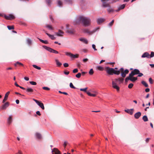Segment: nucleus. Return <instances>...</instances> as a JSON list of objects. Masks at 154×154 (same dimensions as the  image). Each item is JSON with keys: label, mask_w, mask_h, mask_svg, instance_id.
Segmentation results:
<instances>
[{"label": "nucleus", "mask_w": 154, "mask_h": 154, "mask_svg": "<svg viewBox=\"0 0 154 154\" xmlns=\"http://www.w3.org/2000/svg\"><path fill=\"white\" fill-rule=\"evenodd\" d=\"M78 21H76L77 23L79 22H81L83 26H89L91 23V20L90 18L82 16H80L78 20Z\"/></svg>", "instance_id": "f257e3e1"}, {"label": "nucleus", "mask_w": 154, "mask_h": 154, "mask_svg": "<svg viewBox=\"0 0 154 154\" xmlns=\"http://www.w3.org/2000/svg\"><path fill=\"white\" fill-rule=\"evenodd\" d=\"M99 29V28L98 27L96 29H95L93 30L92 31H89V29H82V31L84 33H87L89 35H91L93 33L95 32L97 30Z\"/></svg>", "instance_id": "f03ea898"}, {"label": "nucleus", "mask_w": 154, "mask_h": 154, "mask_svg": "<svg viewBox=\"0 0 154 154\" xmlns=\"http://www.w3.org/2000/svg\"><path fill=\"white\" fill-rule=\"evenodd\" d=\"M4 17L5 19L10 20L14 19L15 18V17L12 14H9L8 16H7L6 14H4Z\"/></svg>", "instance_id": "7ed1b4c3"}, {"label": "nucleus", "mask_w": 154, "mask_h": 154, "mask_svg": "<svg viewBox=\"0 0 154 154\" xmlns=\"http://www.w3.org/2000/svg\"><path fill=\"white\" fill-rule=\"evenodd\" d=\"M106 72L109 74L112 75L113 74L114 69L109 68V67H105Z\"/></svg>", "instance_id": "20e7f679"}, {"label": "nucleus", "mask_w": 154, "mask_h": 154, "mask_svg": "<svg viewBox=\"0 0 154 154\" xmlns=\"http://www.w3.org/2000/svg\"><path fill=\"white\" fill-rule=\"evenodd\" d=\"M65 54L67 56L70 57L71 58H78V55H74L72 54L70 52H65Z\"/></svg>", "instance_id": "39448f33"}, {"label": "nucleus", "mask_w": 154, "mask_h": 154, "mask_svg": "<svg viewBox=\"0 0 154 154\" xmlns=\"http://www.w3.org/2000/svg\"><path fill=\"white\" fill-rule=\"evenodd\" d=\"M66 27L67 29L66 30V32L67 33H69L71 35L74 33L75 31L74 29L72 28L69 29V26L67 25H66Z\"/></svg>", "instance_id": "423d86ee"}, {"label": "nucleus", "mask_w": 154, "mask_h": 154, "mask_svg": "<svg viewBox=\"0 0 154 154\" xmlns=\"http://www.w3.org/2000/svg\"><path fill=\"white\" fill-rule=\"evenodd\" d=\"M9 105V103L8 102H7L6 103H4V104L2 105L0 107V108L2 109H5Z\"/></svg>", "instance_id": "0eeeda50"}, {"label": "nucleus", "mask_w": 154, "mask_h": 154, "mask_svg": "<svg viewBox=\"0 0 154 154\" xmlns=\"http://www.w3.org/2000/svg\"><path fill=\"white\" fill-rule=\"evenodd\" d=\"M129 70L128 69H126L124 71L121 72V75L122 77L124 78L126 76V75L129 72Z\"/></svg>", "instance_id": "6e6552de"}, {"label": "nucleus", "mask_w": 154, "mask_h": 154, "mask_svg": "<svg viewBox=\"0 0 154 154\" xmlns=\"http://www.w3.org/2000/svg\"><path fill=\"white\" fill-rule=\"evenodd\" d=\"M13 121V118L12 115H11L9 116V117L7 119V123L8 125H10L11 124Z\"/></svg>", "instance_id": "1a4fd4ad"}, {"label": "nucleus", "mask_w": 154, "mask_h": 154, "mask_svg": "<svg viewBox=\"0 0 154 154\" xmlns=\"http://www.w3.org/2000/svg\"><path fill=\"white\" fill-rule=\"evenodd\" d=\"M10 93V91H8L7 92L6 94H5V96L4 97V98L3 100H2V103H4L6 101L8 98V96Z\"/></svg>", "instance_id": "9d476101"}, {"label": "nucleus", "mask_w": 154, "mask_h": 154, "mask_svg": "<svg viewBox=\"0 0 154 154\" xmlns=\"http://www.w3.org/2000/svg\"><path fill=\"white\" fill-rule=\"evenodd\" d=\"M134 109H127L125 110V111L127 113L130 114L131 115H132L133 113Z\"/></svg>", "instance_id": "9b49d317"}, {"label": "nucleus", "mask_w": 154, "mask_h": 154, "mask_svg": "<svg viewBox=\"0 0 154 154\" xmlns=\"http://www.w3.org/2000/svg\"><path fill=\"white\" fill-rule=\"evenodd\" d=\"M112 86L113 88L116 89L117 91H119V87L117 85L116 83L113 81L112 82Z\"/></svg>", "instance_id": "f8f14e48"}, {"label": "nucleus", "mask_w": 154, "mask_h": 154, "mask_svg": "<svg viewBox=\"0 0 154 154\" xmlns=\"http://www.w3.org/2000/svg\"><path fill=\"white\" fill-rule=\"evenodd\" d=\"M64 32L60 30H59L58 32H56V35L58 36H62L63 35Z\"/></svg>", "instance_id": "ddd939ff"}, {"label": "nucleus", "mask_w": 154, "mask_h": 154, "mask_svg": "<svg viewBox=\"0 0 154 154\" xmlns=\"http://www.w3.org/2000/svg\"><path fill=\"white\" fill-rule=\"evenodd\" d=\"M150 55L149 53L147 52H145L141 56V57L142 58L146 57L147 58H150L149 57Z\"/></svg>", "instance_id": "4468645a"}, {"label": "nucleus", "mask_w": 154, "mask_h": 154, "mask_svg": "<svg viewBox=\"0 0 154 154\" xmlns=\"http://www.w3.org/2000/svg\"><path fill=\"white\" fill-rule=\"evenodd\" d=\"M53 0H45V2L47 5L49 7H51Z\"/></svg>", "instance_id": "2eb2a0df"}, {"label": "nucleus", "mask_w": 154, "mask_h": 154, "mask_svg": "<svg viewBox=\"0 0 154 154\" xmlns=\"http://www.w3.org/2000/svg\"><path fill=\"white\" fill-rule=\"evenodd\" d=\"M53 152L52 154H60V152L57 148H54L53 150H52Z\"/></svg>", "instance_id": "dca6fc26"}, {"label": "nucleus", "mask_w": 154, "mask_h": 154, "mask_svg": "<svg viewBox=\"0 0 154 154\" xmlns=\"http://www.w3.org/2000/svg\"><path fill=\"white\" fill-rule=\"evenodd\" d=\"M106 8H108L107 9V10L108 12L109 13H110L111 12H113L114 11V10L111 8L110 6L109 5V4L108 3V7H106Z\"/></svg>", "instance_id": "f3484780"}, {"label": "nucleus", "mask_w": 154, "mask_h": 154, "mask_svg": "<svg viewBox=\"0 0 154 154\" xmlns=\"http://www.w3.org/2000/svg\"><path fill=\"white\" fill-rule=\"evenodd\" d=\"M141 113L140 112H138L134 115V117L136 119H138L141 116Z\"/></svg>", "instance_id": "a211bd4d"}, {"label": "nucleus", "mask_w": 154, "mask_h": 154, "mask_svg": "<svg viewBox=\"0 0 154 154\" xmlns=\"http://www.w3.org/2000/svg\"><path fill=\"white\" fill-rule=\"evenodd\" d=\"M105 20L103 18H98L97 20V22L98 24H100L104 21Z\"/></svg>", "instance_id": "6ab92c4d"}, {"label": "nucleus", "mask_w": 154, "mask_h": 154, "mask_svg": "<svg viewBox=\"0 0 154 154\" xmlns=\"http://www.w3.org/2000/svg\"><path fill=\"white\" fill-rule=\"evenodd\" d=\"M79 40L80 41L83 42L84 43H85L86 44H88V41H87V40L85 38H80L79 39Z\"/></svg>", "instance_id": "aec40b11"}, {"label": "nucleus", "mask_w": 154, "mask_h": 154, "mask_svg": "<svg viewBox=\"0 0 154 154\" xmlns=\"http://www.w3.org/2000/svg\"><path fill=\"white\" fill-rule=\"evenodd\" d=\"M125 7V5L123 4L121 5L118 8V9L116 10L115 11L116 12H118L120 10L124 9Z\"/></svg>", "instance_id": "412c9836"}, {"label": "nucleus", "mask_w": 154, "mask_h": 154, "mask_svg": "<svg viewBox=\"0 0 154 154\" xmlns=\"http://www.w3.org/2000/svg\"><path fill=\"white\" fill-rule=\"evenodd\" d=\"M46 35H47L49 37L51 38L52 40H54L55 39V38L53 35H51L47 32H45Z\"/></svg>", "instance_id": "4be33fe9"}, {"label": "nucleus", "mask_w": 154, "mask_h": 154, "mask_svg": "<svg viewBox=\"0 0 154 154\" xmlns=\"http://www.w3.org/2000/svg\"><path fill=\"white\" fill-rule=\"evenodd\" d=\"M97 93H93V94H91L90 92H87V94L90 96L91 97H95Z\"/></svg>", "instance_id": "5701e85b"}, {"label": "nucleus", "mask_w": 154, "mask_h": 154, "mask_svg": "<svg viewBox=\"0 0 154 154\" xmlns=\"http://www.w3.org/2000/svg\"><path fill=\"white\" fill-rule=\"evenodd\" d=\"M129 79L130 80L134 82L137 79V77H133L131 78L129 77Z\"/></svg>", "instance_id": "b1692460"}, {"label": "nucleus", "mask_w": 154, "mask_h": 154, "mask_svg": "<svg viewBox=\"0 0 154 154\" xmlns=\"http://www.w3.org/2000/svg\"><path fill=\"white\" fill-rule=\"evenodd\" d=\"M45 27L47 28L50 30H52L53 29V28L52 27V26L51 25L48 24L46 25Z\"/></svg>", "instance_id": "393cba45"}, {"label": "nucleus", "mask_w": 154, "mask_h": 154, "mask_svg": "<svg viewBox=\"0 0 154 154\" xmlns=\"http://www.w3.org/2000/svg\"><path fill=\"white\" fill-rule=\"evenodd\" d=\"M57 3L58 5L60 7H61L62 6L63 3L60 0H57Z\"/></svg>", "instance_id": "a878e982"}, {"label": "nucleus", "mask_w": 154, "mask_h": 154, "mask_svg": "<svg viewBox=\"0 0 154 154\" xmlns=\"http://www.w3.org/2000/svg\"><path fill=\"white\" fill-rule=\"evenodd\" d=\"M26 91L27 92H32L33 91V89L31 88H27L26 89Z\"/></svg>", "instance_id": "bb28decb"}, {"label": "nucleus", "mask_w": 154, "mask_h": 154, "mask_svg": "<svg viewBox=\"0 0 154 154\" xmlns=\"http://www.w3.org/2000/svg\"><path fill=\"white\" fill-rule=\"evenodd\" d=\"M124 79L123 78H119L118 79H116V81H118L119 82V83H122L124 80Z\"/></svg>", "instance_id": "cd10ccee"}, {"label": "nucleus", "mask_w": 154, "mask_h": 154, "mask_svg": "<svg viewBox=\"0 0 154 154\" xmlns=\"http://www.w3.org/2000/svg\"><path fill=\"white\" fill-rule=\"evenodd\" d=\"M42 47L43 48H44L46 50L50 52L51 49V48H50L49 47H48L45 45L42 46Z\"/></svg>", "instance_id": "c85d7f7f"}, {"label": "nucleus", "mask_w": 154, "mask_h": 154, "mask_svg": "<svg viewBox=\"0 0 154 154\" xmlns=\"http://www.w3.org/2000/svg\"><path fill=\"white\" fill-rule=\"evenodd\" d=\"M42 47L43 48H44L46 50L50 52L51 49V48H50L49 47H48L45 45L42 46Z\"/></svg>", "instance_id": "c756f323"}, {"label": "nucleus", "mask_w": 154, "mask_h": 154, "mask_svg": "<svg viewBox=\"0 0 154 154\" xmlns=\"http://www.w3.org/2000/svg\"><path fill=\"white\" fill-rule=\"evenodd\" d=\"M133 71L135 75L138 74L140 72V71L137 69H135Z\"/></svg>", "instance_id": "7c9ffc66"}, {"label": "nucleus", "mask_w": 154, "mask_h": 154, "mask_svg": "<svg viewBox=\"0 0 154 154\" xmlns=\"http://www.w3.org/2000/svg\"><path fill=\"white\" fill-rule=\"evenodd\" d=\"M26 43L28 45H30L32 44V41L30 39L28 38L27 39Z\"/></svg>", "instance_id": "2f4dec72"}, {"label": "nucleus", "mask_w": 154, "mask_h": 154, "mask_svg": "<svg viewBox=\"0 0 154 154\" xmlns=\"http://www.w3.org/2000/svg\"><path fill=\"white\" fill-rule=\"evenodd\" d=\"M39 106L42 109H44V107L43 104L39 101Z\"/></svg>", "instance_id": "473e14b6"}, {"label": "nucleus", "mask_w": 154, "mask_h": 154, "mask_svg": "<svg viewBox=\"0 0 154 154\" xmlns=\"http://www.w3.org/2000/svg\"><path fill=\"white\" fill-rule=\"evenodd\" d=\"M120 73V71L119 70H116L114 69L113 74L118 75Z\"/></svg>", "instance_id": "72a5a7b5"}, {"label": "nucleus", "mask_w": 154, "mask_h": 154, "mask_svg": "<svg viewBox=\"0 0 154 154\" xmlns=\"http://www.w3.org/2000/svg\"><path fill=\"white\" fill-rule=\"evenodd\" d=\"M39 41H40L42 42L45 44H48V41L46 40H43L39 38Z\"/></svg>", "instance_id": "f704fd0d"}, {"label": "nucleus", "mask_w": 154, "mask_h": 154, "mask_svg": "<svg viewBox=\"0 0 154 154\" xmlns=\"http://www.w3.org/2000/svg\"><path fill=\"white\" fill-rule=\"evenodd\" d=\"M88 89V88L86 87L84 88H80V90L81 91H83L84 92H85L87 94V92H89V91H87V90Z\"/></svg>", "instance_id": "c9c22d12"}, {"label": "nucleus", "mask_w": 154, "mask_h": 154, "mask_svg": "<svg viewBox=\"0 0 154 154\" xmlns=\"http://www.w3.org/2000/svg\"><path fill=\"white\" fill-rule=\"evenodd\" d=\"M55 62L56 64L59 66H60L62 65V63L58 60H55Z\"/></svg>", "instance_id": "e433bc0d"}, {"label": "nucleus", "mask_w": 154, "mask_h": 154, "mask_svg": "<svg viewBox=\"0 0 154 154\" xmlns=\"http://www.w3.org/2000/svg\"><path fill=\"white\" fill-rule=\"evenodd\" d=\"M142 119L143 121L145 122L147 121H148V119L146 116H143Z\"/></svg>", "instance_id": "4c0bfd02"}, {"label": "nucleus", "mask_w": 154, "mask_h": 154, "mask_svg": "<svg viewBox=\"0 0 154 154\" xmlns=\"http://www.w3.org/2000/svg\"><path fill=\"white\" fill-rule=\"evenodd\" d=\"M50 52H51V53H53L55 54H58V52L57 51L55 50H54L51 48V49Z\"/></svg>", "instance_id": "58836bf2"}, {"label": "nucleus", "mask_w": 154, "mask_h": 154, "mask_svg": "<svg viewBox=\"0 0 154 154\" xmlns=\"http://www.w3.org/2000/svg\"><path fill=\"white\" fill-rule=\"evenodd\" d=\"M7 27L8 29L9 30L14 29V27L13 26L8 25Z\"/></svg>", "instance_id": "ea45409f"}, {"label": "nucleus", "mask_w": 154, "mask_h": 154, "mask_svg": "<svg viewBox=\"0 0 154 154\" xmlns=\"http://www.w3.org/2000/svg\"><path fill=\"white\" fill-rule=\"evenodd\" d=\"M17 64L19 65L20 66H23V64L21 63L19 61H17L16 63L14 64L15 66H16Z\"/></svg>", "instance_id": "a19ab883"}, {"label": "nucleus", "mask_w": 154, "mask_h": 154, "mask_svg": "<svg viewBox=\"0 0 154 154\" xmlns=\"http://www.w3.org/2000/svg\"><path fill=\"white\" fill-rule=\"evenodd\" d=\"M142 84L144 85L145 87H148V85L147 83L144 81H142L141 82Z\"/></svg>", "instance_id": "79ce46f5"}, {"label": "nucleus", "mask_w": 154, "mask_h": 154, "mask_svg": "<svg viewBox=\"0 0 154 154\" xmlns=\"http://www.w3.org/2000/svg\"><path fill=\"white\" fill-rule=\"evenodd\" d=\"M135 74L134 73V72H133V71H132L129 74V76H128L129 77H130V78H131V77H133V76L135 75Z\"/></svg>", "instance_id": "37998d69"}, {"label": "nucleus", "mask_w": 154, "mask_h": 154, "mask_svg": "<svg viewBox=\"0 0 154 154\" xmlns=\"http://www.w3.org/2000/svg\"><path fill=\"white\" fill-rule=\"evenodd\" d=\"M97 68L100 71H103V67L101 66H97Z\"/></svg>", "instance_id": "c03bdc74"}, {"label": "nucleus", "mask_w": 154, "mask_h": 154, "mask_svg": "<svg viewBox=\"0 0 154 154\" xmlns=\"http://www.w3.org/2000/svg\"><path fill=\"white\" fill-rule=\"evenodd\" d=\"M65 1L68 4H72V0H65Z\"/></svg>", "instance_id": "a18cd8bd"}, {"label": "nucleus", "mask_w": 154, "mask_h": 154, "mask_svg": "<svg viewBox=\"0 0 154 154\" xmlns=\"http://www.w3.org/2000/svg\"><path fill=\"white\" fill-rule=\"evenodd\" d=\"M94 72L93 71V69H90V71L89 72V74L91 75H92L94 73Z\"/></svg>", "instance_id": "49530a36"}, {"label": "nucleus", "mask_w": 154, "mask_h": 154, "mask_svg": "<svg viewBox=\"0 0 154 154\" xmlns=\"http://www.w3.org/2000/svg\"><path fill=\"white\" fill-rule=\"evenodd\" d=\"M114 20H112L110 23L108 24V26H111L114 23Z\"/></svg>", "instance_id": "de8ad7c7"}, {"label": "nucleus", "mask_w": 154, "mask_h": 154, "mask_svg": "<svg viewBox=\"0 0 154 154\" xmlns=\"http://www.w3.org/2000/svg\"><path fill=\"white\" fill-rule=\"evenodd\" d=\"M43 137L41 134H39V142L42 141L43 140Z\"/></svg>", "instance_id": "09e8293b"}, {"label": "nucleus", "mask_w": 154, "mask_h": 154, "mask_svg": "<svg viewBox=\"0 0 154 154\" xmlns=\"http://www.w3.org/2000/svg\"><path fill=\"white\" fill-rule=\"evenodd\" d=\"M81 73H78L75 75V77L78 78H79L81 76Z\"/></svg>", "instance_id": "8fccbe9b"}, {"label": "nucleus", "mask_w": 154, "mask_h": 154, "mask_svg": "<svg viewBox=\"0 0 154 154\" xmlns=\"http://www.w3.org/2000/svg\"><path fill=\"white\" fill-rule=\"evenodd\" d=\"M69 86H70V87L72 88H73V89H76V88L73 86V84L71 82L70 83Z\"/></svg>", "instance_id": "3c124183"}, {"label": "nucleus", "mask_w": 154, "mask_h": 154, "mask_svg": "<svg viewBox=\"0 0 154 154\" xmlns=\"http://www.w3.org/2000/svg\"><path fill=\"white\" fill-rule=\"evenodd\" d=\"M29 82L31 85H36L37 84L36 82L34 81H30Z\"/></svg>", "instance_id": "603ef678"}, {"label": "nucleus", "mask_w": 154, "mask_h": 154, "mask_svg": "<svg viewBox=\"0 0 154 154\" xmlns=\"http://www.w3.org/2000/svg\"><path fill=\"white\" fill-rule=\"evenodd\" d=\"M49 17L50 19L52 21V22H53L54 21V19L53 18V16L51 15H50L49 16Z\"/></svg>", "instance_id": "864d4df0"}, {"label": "nucleus", "mask_w": 154, "mask_h": 154, "mask_svg": "<svg viewBox=\"0 0 154 154\" xmlns=\"http://www.w3.org/2000/svg\"><path fill=\"white\" fill-rule=\"evenodd\" d=\"M133 84L132 83H130V84L128 85V88H132L133 86Z\"/></svg>", "instance_id": "5fc2aeb1"}, {"label": "nucleus", "mask_w": 154, "mask_h": 154, "mask_svg": "<svg viewBox=\"0 0 154 154\" xmlns=\"http://www.w3.org/2000/svg\"><path fill=\"white\" fill-rule=\"evenodd\" d=\"M154 56V52L152 51L151 52L150 55V56H149L150 58Z\"/></svg>", "instance_id": "6e6d98bb"}, {"label": "nucleus", "mask_w": 154, "mask_h": 154, "mask_svg": "<svg viewBox=\"0 0 154 154\" xmlns=\"http://www.w3.org/2000/svg\"><path fill=\"white\" fill-rule=\"evenodd\" d=\"M42 89L46 90H49L50 88L46 87H44L42 88Z\"/></svg>", "instance_id": "4d7b16f0"}, {"label": "nucleus", "mask_w": 154, "mask_h": 154, "mask_svg": "<svg viewBox=\"0 0 154 154\" xmlns=\"http://www.w3.org/2000/svg\"><path fill=\"white\" fill-rule=\"evenodd\" d=\"M78 69L77 68L74 69L73 70V72L74 73H76L78 72Z\"/></svg>", "instance_id": "13d9d810"}, {"label": "nucleus", "mask_w": 154, "mask_h": 154, "mask_svg": "<svg viewBox=\"0 0 154 154\" xmlns=\"http://www.w3.org/2000/svg\"><path fill=\"white\" fill-rule=\"evenodd\" d=\"M63 66L65 67H67L68 66L69 64L67 63H65L63 64Z\"/></svg>", "instance_id": "bf43d9fd"}, {"label": "nucleus", "mask_w": 154, "mask_h": 154, "mask_svg": "<svg viewBox=\"0 0 154 154\" xmlns=\"http://www.w3.org/2000/svg\"><path fill=\"white\" fill-rule=\"evenodd\" d=\"M32 66L34 68H36L37 69H38V66L34 64Z\"/></svg>", "instance_id": "052dcab7"}, {"label": "nucleus", "mask_w": 154, "mask_h": 154, "mask_svg": "<svg viewBox=\"0 0 154 154\" xmlns=\"http://www.w3.org/2000/svg\"><path fill=\"white\" fill-rule=\"evenodd\" d=\"M138 74V75H137V77H140L143 75V74L142 73H140V72H139V73Z\"/></svg>", "instance_id": "680f3d73"}, {"label": "nucleus", "mask_w": 154, "mask_h": 154, "mask_svg": "<svg viewBox=\"0 0 154 154\" xmlns=\"http://www.w3.org/2000/svg\"><path fill=\"white\" fill-rule=\"evenodd\" d=\"M92 48H93V49L94 50V51H97V49L96 48V46L95 45L93 44L92 45Z\"/></svg>", "instance_id": "e2e57ef3"}, {"label": "nucleus", "mask_w": 154, "mask_h": 154, "mask_svg": "<svg viewBox=\"0 0 154 154\" xmlns=\"http://www.w3.org/2000/svg\"><path fill=\"white\" fill-rule=\"evenodd\" d=\"M149 82L150 84H152L153 83L152 80L151 78H150L149 79Z\"/></svg>", "instance_id": "0e129e2a"}, {"label": "nucleus", "mask_w": 154, "mask_h": 154, "mask_svg": "<svg viewBox=\"0 0 154 154\" xmlns=\"http://www.w3.org/2000/svg\"><path fill=\"white\" fill-rule=\"evenodd\" d=\"M67 141H64L63 144V146L64 147V148H65L66 146L67 145Z\"/></svg>", "instance_id": "69168bd1"}, {"label": "nucleus", "mask_w": 154, "mask_h": 154, "mask_svg": "<svg viewBox=\"0 0 154 154\" xmlns=\"http://www.w3.org/2000/svg\"><path fill=\"white\" fill-rule=\"evenodd\" d=\"M59 93H60V94H63L65 95H67L68 94L66 92H62L61 91H59Z\"/></svg>", "instance_id": "338daca9"}, {"label": "nucleus", "mask_w": 154, "mask_h": 154, "mask_svg": "<svg viewBox=\"0 0 154 154\" xmlns=\"http://www.w3.org/2000/svg\"><path fill=\"white\" fill-rule=\"evenodd\" d=\"M69 71H65L64 72V73L66 75H68L69 74Z\"/></svg>", "instance_id": "774afa93"}]
</instances>
